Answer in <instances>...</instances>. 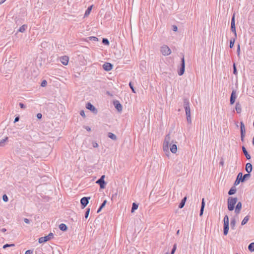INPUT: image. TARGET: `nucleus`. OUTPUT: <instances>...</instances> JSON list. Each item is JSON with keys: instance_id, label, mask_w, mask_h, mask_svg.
<instances>
[{"instance_id": "nucleus-30", "label": "nucleus", "mask_w": 254, "mask_h": 254, "mask_svg": "<svg viewBox=\"0 0 254 254\" xmlns=\"http://www.w3.org/2000/svg\"><path fill=\"white\" fill-rule=\"evenodd\" d=\"M236 220L234 218H233L231 221V223H230V225H231V227L232 229H235V225H236Z\"/></svg>"}, {"instance_id": "nucleus-49", "label": "nucleus", "mask_w": 254, "mask_h": 254, "mask_svg": "<svg viewBox=\"0 0 254 254\" xmlns=\"http://www.w3.org/2000/svg\"><path fill=\"white\" fill-rule=\"evenodd\" d=\"M245 136V134H241V139L242 141H243V142L244 141Z\"/></svg>"}, {"instance_id": "nucleus-63", "label": "nucleus", "mask_w": 254, "mask_h": 254, "mask_svg": "<svg viewBox=\"0 0 254 254\" xmlns=\"http://www.w3.org/2000/svg\"><path fill=\"white\" fill-rule=\"evenodd\" d=\"M179 232H180V230H178V231L177 232V234L178 235L179 234Z\"/></svg>"}, {"instance_id": "nucleus-57", "label": "nucleus", "mask_w": 254, "mask_h": 254, "mask_svg": "<svg viewBox=\"0 0 254 254\" xmlns=\"http://www.w3.org/2000/svg\"><path fill=\"white\" fill-rule=\"evenodd\" d=\"M6 229L5 228H2V229H1V231L2 232H6Z\"/></svg>"}, {"instance_id": "nucleus-54", "label": "nucleus", "mask_w": 254, "mask_h": 254, "mask_svg": "<svg viewBox=\"0 0 254 254\" xmlns=\"http://www.w3.org/2000/svg\"><path fill=\"white\" fill-rule=\"evenodd\" d=\"M177 30H178V27H177V26H176V25H173V30L174 31H177Z\"/></svg>"}, {"instance_id": "nucleus-2", "label": "nucleus", "mask_w": 254, "mask_h": 254, "mask_svg": "<svg viewBox=\"0 0 254 254\" xmlns=\"http://www.w3.org/2000/svg\"><path fill=\"white\" fill-rule=\"evenodd\" d=\"M250 176V174H246L244 176H243L242 173H239L237 177L236 180L235 181L234 185L237 186L240 184L241 182H245V180L248 178H249Z\"/></svg>"}, {"instance_id": "nucleus-38", "label": "nucleus", "mask_w": 254, "mask_h": 254, "mask_svg": "<svg viewBox=\"0 0 254 254\" xmlns=\"http://www.w3.org/2000/svg\"><path fill=\"white\" fill-rule=\"evenodd\" d=\"M89 212H90V208H87L85 213V218L86 219H87L88 218V217L89 216Z\"/></svg>"}, {"instance_id": "nucleus-64", "label": "nucleus", "mask_w": 254, "mask_h": 254, "mask_svg": "<svg viewBox=\"0 0 254 254\" xmlns=\"http://www.w3.org/2000/svg\"><path fill=\"white\" fill-rule=\"evenodd\" d=\"M168 254V253H166V254Z\"/></svg>"}, {"instance_id": "nucleus-12", "label": "nucleus", "mask_w": 254, "mask_h": 254, "mask_svg": "<svg viewBox=\"0 0 254 254\" xmlns=\"http://www.w3.org/2000/svg\"><path fill=\"white\" fill-rule=\"evenodd\" d=\"M86 108L95 114L98 112L97 109L90 103H88L86 104Z\"/></svg>"}, {"instance_id": "nucleus-5", "label": "nucleus", "mask_w": 254, "mask_h": 254, "mask_svg": "<svg viewBox=\"0 0 254 254\" xmlns=\"http://www.w3.org/2000/svg\"><path fill=\"white\" fill-rule=\"evenodd\" d=\"M54 238V235L52 233H50L48 235L42 237L39 239L38 242L40 244L46 242Z\"/></svg>"}, {"instance_id": "nucleus-56", "label": "nucleus", "mask_w": 254, "mask_h": 254, "mask_svg": "<svg viewBox=\"0 0 254 254\" xmlns=\"http://www.w3.org/2000/svg\"><path fill=\"white\" fill-rule=\"evenodd\" d=\"M240 211H241V209H237V208H235V213H236V214H239V213H240Z\"/></svg>"}, {"instance_id": "nucleus-23", "label": "nucleus", "mask_w": 254, "mask_h": 254, "mask_svg": "<svg viewBox=\"0 0 254 254\" xmlns=\"http://www.w3.org/2000/svg\"><path fill=\"white\" fill-rule=\"evenodd\" d=\"M93 5H91L89 7H88V8L85 11V14H84V17H87V16H88L89 15V14L91 12V11L92 10V8L93 7Z\"/></svg>"}, {"instance_id": "nucleus-16", "label": "nucleus", "mask_w": 254, "mask_h": 254, "mask_svg": "<svg viewBox=\"0 0 254 254\" xmlns=\"http://www.w3.org/2000/svg\"><path fill=\"white\" fill-rule=\"evenodd\" d=\"M68 57L67 56H63L61 58V63L65 65H66L68 64Z\"/></svg>"}, {"instance_id": "nucleus-26", "label": "nucleus", "mask_w": 254, "mask_h": 254, "mask_svg": "<svg viewBox=\"0 0 254 254\" xmlns=\"http://www.w3.org/2000/svg\"><path fill=\"white\" fill-rule=\"evenodd\" d=\"M250 216L249 215H247L246 216L244 219L243 220H242V222H241V225H245L248 222V221L250 219Z\"/></svg>"}, {"instance_id": "nucleus-50", "label": "nucleus", "mask_w": 254, "mask_h": 254, "mask_svg": "<svg viewBox=\"0 0 254 254\" xmlns=\"http://www.w3.org/2000/svg\"><path fill=\"white\" fill-rule=\"evenodd\" d=\"M25 254H33V251L32 250H27L26 251Z\"/></svg>"}, {"instance_id": "nucleus-31", "label": "nucleus", "mask_w": 254, "mask_h": 254, "mask_svg": "<svg viewBox=\"0 0 254 254\" xmlns=\"http://www.w3.org/2000/svg\"><path fill=\"white\" fill-rule=\"evenodd\" d=\"M248 249L252 252H254V243H252L249 245Z\"/></svg>"}, {"instance_id": "nucleus-47", "label": "nucleus", "mask_w": 254, "mask_h": 254, "mask_svg": "<svg viewBox=\"0 0 254 254\" xmlns=\"http://www.w3.org/2000/svg\"><path fill=\"white\" fill-rule=\"evenodd\" d=\"M80 115L83 117V118H85V113H84V111L83 110H81L80 112Z\"/></svg>"}, {"instance_id": "nucleus-59", "label": "nucleus", "mask_w": 254, "mask_h": 254, "mask_svg": "<svg viewBox=\"0 0 254 254\" xmlns=\"http://www.w3.org/2000/svg\"><path fill=\"white\" fill-rule=\"evenodd\" d=\"M220 164L222 166H223L224 164V162L223 161H220Z\"/></svg>"}, {"instance_id": "nucleus-34", "label": "nucleus", "mask_w": 254, "mask_h": 254, "mask_svg": "<svg viewBox=\"0 0 254 254\" xmlns=\"http://www.w3.org/2000/svg\"><path fill=\"white\" fill-rule=\"evenodd\" d=\"M102 43L106 45H109V41L107 38H103Z\"/></svg>"}, {"instance_id": "nucleus-11", "label": "nucleus", "mask_w": 254, "mask_h": 254, "mask_svg": "<svg viewBox=\"0 0 254 254\" xmlns=\"http://www.w3.org/2000/svg\"><path fill=\"white\" fill-rule=\"evenodd\" d=\"M90 198V197H83L81 199L80 203L82 208H84L87 206L89 202V199Z\"/></svg>"}, {"instance_id": "nucleus-1", "label": "nucleus", "mask_w": 254, "mask_h": 254, "mask_svg": "<svg viewBox=\"0 0 254 254\" xmlns=\"http://www.w3.org/2000/svg\"><path fill=\"white\" fill-rule=\"evenodd\" d=\"M170 133L167 134L165 137L163 142V148L164 151L169 150V147L170 146V150L173 153H176L177 151V146L175 144L171 145L172 143H174V140H171Z\"/></svg>"}, {"instance_id": "nucleus-22", "label": "nucleus", "mask_w": 254, "mask_h": 254, "mask_svg": "<svg viewBox=\"0 0 254 254\" xmlns=\"http://www.w3.org/2000/svg\"><path fill=\"white\" fill-rule=\"evenodd\" d=\"M236 190H237L236 187L235 186H233L230 189L228 193L230 195H233L236 193Z\"/></svg>"}, {"instance_id": "nucleus-25", "label": "nucleus", "mask_w": 254, "mask_h": 254, "mask_svg": "<svg viewBox=\"0 0 254 254\" xmlns=\"http://www.w3.org/2000/svg\"><path fill=\"white\" fill-rule=\"evenodd\" d=\"M108 136L114 140H116L117 139V136L112 132H109L108 133Z\"/></svg>"}, {"instance_id": "nucleus-19", "label": "nucleus", "mask_w": 254, "mask_h": 254, "mask_svg": "<svg viewBox=\"0 0 254 254\" xmlns=\"http://www.w3.org/2000/svg\"><path fill=\"white\" fill-rule=\"evenodd\" d=\"M240 131H241V134H245L246 133L245 125L243 122H240Z\"/></svg>"}, {"instance_id": "nucleus-51", "label": "nucleus", "mask_w": 254, "mask_h": 254, "mask_svg": "<svg viewBox=\"0 0 254 254\" xmlns=\"http://www.w3.org/2000/svg\"><path fill=\"white\" fill-rule=\"evenodd\" d=\"M19 106H20V108H22V109H25V108H26L25 105H24L23 103H20L19 104Z\"/></svg>"}, {"instance_id": "nucleus-8", "label": "nucleus", "mask_w": 254, "mask_h": 254, "mask_svg": "<svg viewBox=\"0 0 254 254\" xmlns=\"http://www.w3.org/2000/svg\"><path fill=\"white\" fill-rule=\"evenodd\" d=\"M235 13H234L232 16L231 22V30L235 35V38H237V33L236 30V26L235 23Z\"/></svg>"}, {"instance_id": "nucleus-36", "label": "nucleus", "mask_w": 254, "mask_h": 254, "mask_svg": "<svg viewBox=\"0 0 254 254\" xmlns=\"http://www.w3.org/2000/svg\"><path fill=\"white\" fill-rule=\"evenodd\" d=\"M7 137H5L4 139H3L0 141V146H2L4 145V142L7 139Z\"/></svg>"}, {"instance_id": "nucleus-28", "label": "nucleus", "mask_w": 254, "mask_h": 254, "mask_svg": "<svg viewBox=\"0 0 254 254\" xmlns=\"http://www.w3.org/2000/svg\"><path fill=\"white\" fill-rule=\"evenodd\" d=\"M27 27V25L24 24L22 26H21V27H20V28L18 29V31L23 33L25 31Z\"/></svg>"}, {"instance_id": "nucleus-44", "label": "nucleus", "mask_w": 254, "mask_h": 254, "mask_svg": "<svg viewBox=\"0 0 254 254\" xmlns=\"http://www.w3.org/2000/svg\"><path fill=\"white\" fill-rule=\"evenodd\" d=\"M93 147L94 148H97L98 147V144L96 141H93L92 143Z\"/></svg>"}, {"instance_id": "nucleus-27", "label": "nucleus", "mask_w": 254, "mask_h": 254, "mask_svg": "<svg viewBox=\"0 0 254 254\" xmlns=\"http://www.w3.org/2000/svg\"><path fill=\"white\" fill-rule=\"evenodd\" d=\"M59 228L63 231H65L67 230V227L65 224L62 223L59 225Z\"/></svg>"}, {"instance_id": "nucleus-55", "label": "nucleus", "mask_w": 254, "mask_h": 254, "mask_svg": "<svg viewBox=\"0 0 254 254\" xmlns=\"http://www.w3.org/2000/svg\"><path fill=\"white\" fill-rule=\"evenodd\" d=\"M19 120V117H16L15 119H14V123H16V122H18Z\"/></svg>"}, {"instance_id": "nucleus-13", "label": "nucleus", "mask_w": 254, "mask_h": 254, "mask_svg": "<svg viewBox=\"0 0 254 254\" xmlns=\"http://www.w3.org/2000/svg\"><path fill=\"white\" fill-rule=\"evenodd\" d=\"M237 98L236 91L233 90L231 94L230 103L231 105L234 104L235 100Z\"/></svg>"}, {"instance_id": "nucleus-52", "label": "nucleus", "mask_w": 254, "mask_h": 254, "mask_svg": "<svg viewBox=\"0 0 254 254\" xmlns=\"http://www.w3.org/2000/svg\"><path fill=\"white\" fill-rule=\"evenodd\" d=\"M42 115L41 113H38L37 114V118L38 119H41L42 118Z\"/></svg>"}, {"instance_id": "nucleus-32", "label": "nucleus", "mask_w": 254, "mask_h": 254, "mask_svg": "<svg viewBox=\"0 0 254 254\" xmlns=\"http://www.w3.org/2000/svg\"><path fill=\"white\" fill-rule=\"evenodd\" d=\"M235 42V38H232L230 41V48H232Z\"/></svg>"}, {"instance_id": "nucleus-15", "label": "nucleus", "mask_w": 254, "mask_h": 254, "mask_svg": "<svg viewBox=\"0 0 254 254\" xmlns=\"http://www.w3.org/2000/svg\"><path fill=\"white\" fill-rule=\"evenodd\" d=\"M114 105L115 108H116V109L119 112H121L122 111L123 107H122V105L119 102V101H118L117 100L114 101Z\"/></svg>"}, {"instance_id": "nucleus-21", "label": "nucleus", "mask_w": 254, "mask_h": 254, "mask_svg": "<svg viewBox=\"0 0 254 254\" xmlns=\"http://www.w3.org/2000/svg\"><path fill=\"white\" fill-rule=\"evenodd\" d=\"M235 109L238 113H240L242 111L241 106L239 102H237L236 104Z\"/></svg>"}, {"instance_id": "nucleus-10", "label": "nucleus", "mask_w": 254, "mask_h": 254, "mask_svg": "<svg viewBox=\"0 0 254 254\" xmlns=\"http://www.w3.org/2000/svg\"><path fill=\"white\" fill-rule=\"evenodd\" d=\"M105 175H102L99 179L96 181V183L100 185L101 189H104L105 187L106 182L104 181Z\"/></svg>"}, {"instance_id": "nucleus-39", "label": "nucleus", "mask_w": 254, "mask_h": 254, "mask_svg": "<svg viewBox=\"0 0 254 254\" xmlns=\"http://www.w3.org/2000/svg\"><path fill=\"white\" fill-rule=\"evenodd\" d=\"M233 73L234 74L236 75L237 74V70L236 66V64L235 63L233 64Z\"/></svg>"}, {"instance_id": "nucleus-43", "label": "nucleus", "mask_w": 254, "mask_h": 254, "mask_svg": "<svg viewBox=\"0 0 254 254\" xmlns=\"http://www.w3.org/2000/svg\"><path fill=\"white\" fill-rule=\"evenodd\" d=\"M47 81L45 80H44L42 81L41 86L42 87H45L47 85Z\"/></svg>"}, {"instance_id": "nucleus-46", "label": "nucleus", "mask_w": 254, "mask_h": 254, "mask_svg": "<svg viewBox=\"0 0 254 254\" xmlns=\"http://www.w3.org/2000/svg\"><path fill=\"white\" fill-rule=\"evenodd\" d=\"M107 203V200H105L103 203L101 204V206H100V207H101V208H103L105 207L106 204Z\"/></svg>"}, {"instance_id": "nucleus-7", "label": "nucleus", "mask_w": 254, "mask_h": 254, "mask_svg": "<svg viewBox=\"0 0 254 254\" xmlns=\"http://www.w3.org/2000/svg\"><path fill=\"white\" fill-rule=\"evenodd\" d=\"M160 51L162 55H163L164 56H168L171 53L170 49L169 48L168 46L166 45L162 46L161 47Z\"/></svg>"}, {"instance_id": "nucleus-42", "label": "nucleus", "mask_w": 254, "mask_h": 254, "mask_svg": "<svg viewBox=\"0 0 254 254\" xmlns=\"http://www.w3.org/2000/svg\"><path fill=\"white\" fill-rule=\"evenodd\" d=\"M187 116V119L188 123H191V118H190V114H187L186 115Z\"/></svg>"}, {"instance_id": "nucleus-40", "label": "nucleus", "mask_w": 254, "mask_h": 254, "mask_svg": "<svg viewBox=\"0 0 254 254\" xmlns=\"http://www.w3.org/2000/svg\"><path fill=\"white\" fill-rule=\"evenodd\" d=\"M242 206V203L241 202H239L237 204L236 208H237L238 209H241Z\"/></svg>"}, {"instance_id": "nucleus-48", "label": "nucleus", "mask_w": 254, "mask_h": 254, "mask_svg": "<svg viewBox=\"0 0 254 254\" xmlns=\"http://www.w3.org/2000/svg\"><path fill=\"white\" fill-rule=\"evenodd\" d=\"M237 53L238 54V55L239 56L240 55V45H238V48H237Z\"/></svg>"}, {"instance_id": "nucleus-37", "label": "nucleus", "mask_w": 254, "mask_h": 254, "mask_svg": "<svg viewBox=\"0 0 254 254\" xmlns=\"http://www.w3.org/2000/svg\"><path fill=\"white\" fill-rule=\"evenodd\" d=\"M177 249V245L175 244L174 245L173 249H172L171 254H174Z\"/></svg>"}, {"instance_id": "nucleus-20", "label": "nucleus", "mask_w": 254, "mask_h": 254, "mask_svg": "<svg viewBox=\"0 0 254 254\" xmlns=\"http://www.w3.org/2000/svg\"><path fill=\"white\" fill-rule=\"evenodd\" d=\"M204 206H205V202H204V198H203L202 200L201 206V208H200V213H199L200 216H202L203 214Z\"/></svg>"}, {"instance_id": "nucleus-33", "label": "nucleus", "mask_w": 254, "mask_h": 254, "mask_svg": "<svg viewBox=\"0 0 254 254\" xmlns=\"http://www.w3.org/2000/svg\"><path fill=\"white\" fill-rule=\"evenodd\" d=\"M14 246H15V245L14 244H6L3 246V249H5L6 248L14 247Z\"/></svg>"}, {"instance_id": "nucleus-3", "label": "nucleus", "mask_w": 254, "mask_h": 254, "mask_svg": "<svg viewBox=\"0 0 254 254\" xmlns=\"http://www.w3.org/2000/svg\"><path fill=\"white\" fill-rule=\"evenodd\" d=\"M237 197H229L228 198V209L229 211H232L235 208V205L237 203Z\"/></svg>"}, {"instance_id": "nucleus-61", "label": "nucleus", "mask_w": 254, "mask_h": 254, "mask_svg": "<svg viewBox=\"0 0 254 254\" xmlns=\"http://www.w3.org/2000/svg\"><path fill=\"white\" fill-rule=\"evenodd\" d=\"M6 0H1V2H0V4L4 2Z\"/></svg>"}, {"instance_id": "nucleus-24", "label": "nucleus", "mask_w": 254, "mask_h": 254, "mask_svg": "<svg viewBox=\"0 0 254 254\" xmlns=\"http://www.w3.org/2000/svg\"><path fill=\"white\" fill-rule=\"evenodd\" d=\"M187 200V197L185 196V197H184V198L182 200L181 202H180V203L179 204V207L180 208H182L185 204V203H186V201Z\"/></svg>"}, {"instance_id": "nucleus-58", "label": "nucleus", "mask_w": 254, "mask_h": 254, "mask_svg": "<svg viewBox=\"0 0 254 254\" xmlns=\"http://www.w3.org/2000/svg\"><path fill=\"white\" fill-rule=\"evenodd\" d=\"M102 208H101V207H99V208H98V210H97V213H99V212L101 211V210H102Z\"/></svg>"}, {"instance_id": "nucleus-45", "label": "nucleus", "mask_w": 254, "mask_h": 254, "mask_svg": "<svg viewBox=\"0 0 254 254\" xmlns=\"http://www.w3.org/2000/svg\"><path fill=\"white\" fill-rule=\"evenodd\" d=\"M129 86L130 88H131V89L133 93H135V90H134V88H133V85H132V84H131V82H129Z\"/></svg>"}, {"instance_id": "nucleus-41", "label": "nucleus", "mask_w": 254, "mask_h": 254, "mask_svg": "<svg viewBox=\"0 0 254 254\" xmlns=\"http://www.w3.org/2000/svg\"><path fill=\"white\" fill-rule=\"evenodd\" d=\"M2 199H3V201L7 202L8 200V198L6 194H4L2 196Z\"/></svg>"}, {"instance_id": "nucleus-6", "label": "nucleus", "mask_w": 254, "mask_h": 254, "mask_svg": "<svg viewBox=\"0 0 254 254\" xmlns=\"http://www.w3.org/2000/svg\"><path fill=\"white\" fill-rule=\"evenodd\" d=\"M184 107L185 109L186 114H190V102L188 98L184 99Z\"/></svg>"}, {"instance_id": "nucleus-9", "label": "nucleus", "mask_w": 254, "mask_h": 254, "mask_svg": "<svg viewBox=\"0 0 254 254\" xmlns=\"http://www.w3.org/2000/svg\"><path fill=\"white\" fill-rule=\"evenodd\" d=\"M185 58L183 56L182 58L181 59V67L180 68V70L178 71V74L180 76L182 75L185 72Z\"/></svg>"}, {"instance_id": "nucleus-14", "label": "nucleus", "mask_w": 254, "mask_h": 254, "mask_svg": "<svg viewBox=\"0 0 254 254\" xmlns=\"http://www.w3.org/2000/svg\"><path fill=\"white\" fill-rule=\"evenodd\" d=\"M103 68L105 70L109 71L113 68V65L109 63H105L103 65Z\"/></svg>"}, {"instance_id": "nucleus-18", "label": "nucleus", "mask_w": 254, "mask_h": 254, "mask_svg": "<svg viewBox=\"0 0 254 254\" xmlns=\"http://www.w3.org/2000/svg\"><path fill=\"white\" fill-rule=\"evenodd\" d=\"M242 150H243V152L244 154H245L246 158L248 160L250 159L251 157L250 155L248 153L246 148L244 146L242 147Z\"/></svg>"}, {"instance_id": "nucleus-4", "label": "nucleus", "mask_w": 254, "mask_h": 254, "mask_svg": "<svg viewBox=\"0 0 254 254\" xmlns=\"http://www.w3.org/2000/svg\"><path fill=\"white\" fill-rule=\"evenodd\" d=\"M224 227H223V233L224 235H227L229 231V217L228 215H226L223 219Z\"/></svg>"}, {"instance_id": "nucleus-35", "label": "nucleus", "mask_w": 254, "mask_h": 254, "mask_svg": "<svg viewBox=\"0 0 254 254\" xmlns=\"http://www.w3.org/2000/svg\"><path fill=\"white\" fill-rule=\"evenodd\" d=\"M88 38L89 39V40L93 41H95V42L97 41L98 40V39L96 37H94V36L89 37Z\"/></svg>"}, {"instance_id": "nucleus-62", "label": "nucleus", "mask_w": 254, "mask_h": 254, "mask_svg": "<svg viewBox=\"0 0 254 254\" xmlns=\"http://www.w3.org/2000/svg\"><path fill=\"white\" fill-rule=\"evenodd\" d=\"M253 144L254 145V137H253Z\"/></svg>"}, {"instance_id": "nucleus-60", "label": "nucleus", "mask_w": 254, "mask_h": 254, "mask_svg": "<svg viewBox=\"0 0 254 254\" xmlns=\"http://www.w3.org/2000/svg\"><path fill=\"white\" fill-rule=\"evenodd\" d=\"M86 129L87 130H88V131H89V130H90V128L89 127H86Z\"/></svg>"}, {"instance_id": "nucleus-29", "label": "nucleus", "mask_w": 254, "mask_h": 254, "mask_svg": "<svg viewBox=\"0 0 254 254\" xmlns=\"http://www.w3.org/2000/svg\"><path fill=\"white\" fill-rule=\"evenodd\" d=\"M138 207V204H136V203L133 202L132 203V206L131 210V213L134 212V211L137 209Z\"/></svg>"}, {"instance_id": "nucleus-53", "label": "nucleus", "mask_w": 254, "mask_h": 254, "mask_svg": "<svg viewBox=\"0 0 254 254\" xmlns=\"http://www.w3.org/2000/svg\"><path fill=\"white\" fill-rule=\"evenodd\" d=\"M24 221L25 223L29 224L30 223V220L27 218H24Z\"/></svg>"}, {"instance_id": "nucleus-17", "label": "nucleus", "mask_w": 254, "mask_h": 254, "mask_svg": "<svg viewBox=\"0 0 254 254\" xmlns=\"http://www.w3.org/2000/svg\"><path fill=\"white\" fill-rule=\"evenodd\" d=\"M246 171L247 174H250L253 169L252 165L250 163H247L246 165Z\"/></svg>"}]
</instances>
